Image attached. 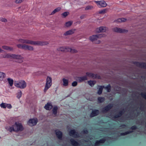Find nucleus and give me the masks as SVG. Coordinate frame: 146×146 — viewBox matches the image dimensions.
<instances>
[{
    "instance_id": "1",
    "label": "nucleus",
    "mask_w": 146,
    "mask_h": 146,
    "mask_svg": "<svg viewBox=\"0 0 146 146\" xmlns=\"http://www.w3.org/2000/svg\"><path fill=\"white\" fill-rule=\"evenodd\" d=\"M19 43L34 45L41 46L45 44L44 42L40 41H35L27 39L19 38L17 40Z\"/></svg>"
},
{
    "instance_id": "2",
    "label": "nucleus",
    "mask_w": 146,
    "mask_h": 146,
    "mask_svg": "<svg viewBox=\"0 0 146 146\" xmlns=\"http://www.w3.org/2000/svg\"><path fill=\"white\" fill-rule=\"evenodd\" d=\"M14 85L16 87L24 89L27 86V83L23 80H21L14 82Z\"/></svg>"
},
{
    "instance_id": "3",
    "label": "nucleus",
    "mask_w": 146,
    "mask_h": 146,
    "mask_svg": "<svg viewBox=\"0 0 146 146\" xmlns=\"http://www.w3.org/2000/svg\"><path fill=\"white\" fill-rule=\"evenodd\" d=\"M52 79L51 77L47 76L46 79V83L44 89V92L46 91L51 87L52 84Z\"/></svg>"
},
{
    "instance_id": "4",
    "label": "nucleus",
    "mask_w": 146,
    "mask_h": 146,
    "mask_svg": "<svg viewBox=\"0 0 146 146\" xmlns=\"http://www.w3.org/2000/svg\"><path fill=\"white\" fill-rule=\"evenodd\" d=\"M106 35L104 34H101L99 35H94L90 36L89 39L92 42H94L95 40H97L98 38H100L102 37H104Z\"/></svg>"
},
{
    "instance_id": "5",
    "label": "nucleus",
    "mask_w": 146,
    "mask_h": 146,
    "mask_svg": "<svg viewBox=\"0 0 146 146\" xmlns=\"http://www.w3.org/2000/svg\"><path fill=\"white\" fill-rule=\"evenodd\" d=\"M13 126L14 128V131H22L23 129L22 124L19 122H16Z\"/></svg>"
},
{
    "instance_id": "6",
    "label": "nucleus",
    "mask_w": 146,
    "mask_h": 146,
    "mask_svg": "<svg viewBox=\"0 0 146 146\" xmlns=\"http://www.w3.org/2000/svg\"><path fill=\"white\" fill-rule=\"evenodd\" d=\"M95 2L100 7H105L107 5L106 2L103 0L99 1H95Z\"/></svg>"
},
{
    "instance_id": "7",
    "label": "nucleus",
    "mask_w": 146,
    "mask_h": 146,
    "mask_svg": "<svg viewBox=\"0 0 146 146\" xmlns=\"http://www.w3.org/2000/svg\"><path fill=\"white\" fill-rule=\"evenodd\" d=\"M37 119L36 118L30 119L28 122V124L30 126L36 125L37 122Z\"/></svg>"
},
{
    "instance_id": "8",
    "label": "nucleus",
    "mask_w": 146,
    "mask_h": 146,
    "mask_svg": "<svg viewBox=\"0 0 146 146\" xmlns=\"http://www.w3.org/2000/svg\"><path fill=\"white\" fill-rule=\"evenodd\" d=\"M13 58L19 60L18 61L19 62L21 63L23 62V57L21 55L13 54Z\"/></svg>"
},
{
    "instance_id": "9",
    "label": "nucleus",
    "mask_w": 146,
    "mask_h": 146,
    "mask_svg": "<svg viewBox=\"0 0 146 146\" xmlns=\"http://www.w3.org/2000/svg\"><path fill=\"white\" fill-rule=\"evenodd\" d=\"M13 58L19 60L18 61L19 62L21 63L23 62V57L21 55L13 54Z\"/></svg>"
},
{
    "instance_id": "10",
    "label": "nucleus",
    "mask_w": 146,
    "mask_h": 146,
    "mask_svg": "<svg viewBox=\"0 0 146 146\" xmlns=\"http://www.w3.org/2000/svg\"><path fill=\"white\" fill-rule=\"evenodd\" d=\"M107 30V28L104 27H100L96 29V31L98 33L105 32Z\"/></svg>"
},
{
    "instance_id": "11",
    "label": "nucleus",
    "mask_w": 146,
    "mask_h": 146,
    "mask_svg": "<svg viewBox=\"0 0 146 146\" xmlns=\"http://www.w3.org/2000/svg\"><path fill=\"white\" fill-rule=\"evenodd\" d=\"M76 31V29H73L70 30L65 32L64 33V35L65 36H68L74 34Z\"/></svg>"
},
{
    "instance_id": "12",
    "label": "nucleus",
    "mask_w": 146,
    "mask_h": 146,
    "mask_svg": "<svg viewBox=\"0 0 146 146\" xmlns=\"http://www.w3.org/2000/svg\"><path fill=\"white\" fill-rule=\"evenodd\" d=\"M70 136L75 137H79L78 134L75 132L74 130H71L69 133Z\"/></svg>"
},
{
    "instance_id": "13",
    "label": "nucleus",
    "mask_w": 146,
    "mask_h": 146,
    "mask_svg": "<svg viewBox=\"0 0 146 146\" xmlns=\"http://www.w3.org/2000/svg\"><path fill=\"white\" fill-rule=\"evenodd\" d=\"M62 85L64 86H67L68 85L69 81L68 79L63 78L62 80Z\"/></svg>"
},
{
    "instance_id": "14",
    "label": "nucleus",
    "mask_w": 146,
    "mask_h": 146,
    "mask_svg": "<svg viewBox=\"0 0 146 146\" xmlns=\"http://www.w3.org/2000/svg\"><path fill=\"white\" fill-rule=\"evenodd\" d=\"M25 50L29 51H33L34 50V48L31 46L25 44Z\"/></svg>"
},
{
    "instance_id": "15",
    "label": "nucleus",
    "mask_w": 146,
    "mask_h": 146,
    "mask_svg": "<svg viewBox=\"0 0 146 146\" xmlns=\"http://www.w3.org/2000/svg\"><path fill=\"white\" fill-rule=\"evenodd\" d=\"M52 108V106L50 103H47L45 106L44 108L47 110H50Z\"/></svg>"
},
{
    "instance_id": "16",
    "label": "nucleus",
    "mask_w": 146,
    "mask_h": 146,
    "mask_svg": "<svg viewBox=\"0 0 146 146\" xmlns=\"http://www.w3.org/2000/svg\"><path fill=\"white\" fill-rule=\"evenodd\" d=\"M56 133L58 138L60 140L61 139L62 135V132L58 130H56Z\"/></svg>"
},
{
    "instance_id": "17",
    "label": "nucleus",
    "mask_w": 146,
    "mask_h": 146,
    "mask_svg": "<svg viewBox=\"0 0 146 146\" xmlns=\"http://www.w3.org/2000/svg\"><path fill=\"white\" fill-rule=\"evenodd\" d=\"M6 129L8 131L12 132L13 131H14V128L13 125L12 126H8L6 127Z\"/></svg>"
},
{
    "instance_id": "18",
    "label": "nucleus",
    "mask_w": 146,
    "mask_h": 146,
    "mask_svg": "<svg viewBox=\"0 0 146 146\" xmlns=\"http://www.w3.org/2000/svg\"><path fill=\"white\" fill-rule=\"evenodd\" d=\"M113 106V105L112 104H109L108 106H106L105 108H104L103 110V111L104 112H106L108 111V110H109Z\"/></svg>"
},
{
    "instance_id": "19",
    "label": "nucleus",
    "mask_w": 146,
    "mask_h": 146,
    "mask_svg": "<svg viewBox=\"0 0 146 146\" xmlns=\"http://www.w3.org/2000/svg\"><path fill=\"white\" fill-rule=\"evenodd\" d=\"M68 47H62L58 48V50L61 51L68 52Z\"/></svg>"
},
{
    "instance_id": "20",
    "label": "nucleus",
    "mask_w": 146,
    "mask_h": 146,
    "mask_svg": "<svg viewBox=\"0 0 146 146\" xmlns=\"http://www.w3.org/2000/svg\"><path fill=\"white\" fill-rule=\"evenodd\" d=\"M99 113V111L98 110L93 111L90 115V116L92 117H94L98 115Z\"/></svg>"
},
{
    "instance_id": "21",
    "label": "nucleus",
    "mask_w": 146,
    "mask_h": 146,
    "mask_svg": "<svg viewBox=\"0 0 146 146\" xmlns=\"http://www.w3.org/2000/svg\"><path fill=\"white\" fill-rule=\"evenodd\" d=\"M2 47L3 49L9 51H13V50L12 47L6 46H2Z\"/></svg>"
},
{
    "instance_id": "22",
    "label": "nucleus",
    "mask_w": 146,
    "mask_h": 146,
    "mask_svg": "<svg viewBox=\"0 0 146 146\" xmlns=\"http://www.w3.org/2000/svg\"><path fill=\"white\" fill-rule=\"evenodd\" d=\"M72 144L74 146H78L79 143L75 141L74 139H72L70 140Z\"/></svg>"
},
{
    "instance_id": "23",
    "label": "nucleus",
    "mask_w": 146,
    "mask_h": 146,
    "mask_svg": "<svg viewBox=\"0 0 146 146\" xmlns=\"http://www.w3.org/2000/svg\"><path fill=\"white\" fill-rule=\"evenodd\" d=\"M105 141V140L104 139H101L99 141H97L95 143V145H99L100 144L103 143Z\"/></svg>"
},
{
    "instance_id": "24",
    "label": "nucleus",
    "mask_w": 146,
    "mask_h": 146,
    "mask_svg": "<svg viewBox=\"0 0 146 146\" xmlns=\"http://www.w3.org/2000/svg\"><path fill=\"white\" fill-rule=\"evenodd\" d=\"M86 74L87 76L90 78H93L95 77V75L91 72H87L86 73Z\"/></svg>"
},
{
    "instance_id": "25",
    "label": "nucleus",
    "mask_w": 146,
    "mask_h": 146,
    "mask_svg": "<svg viewBox=\"0 0 146 146\" xmlns=\"http://www.w3.org/2000/svg\"><path fill=\"white\" fill-rule=\"evenodd\" d=\"M113 30L114 31L117 32L122 33L124 31V30L117 27L115 28Z\"/></svg>"
},
{
    "instance_id": "26",
    "label": "nucleus",
    "mask_w": 146,
    "mask_h": 146,
    "mask_svg": "<svg viewBox=\"0 0 146 146\" xmlns=\"http://www.w3.org/2000/svg\"><path fill=\"white\" fill-rule=\"evenodd\" d=\"M5 74L2 72H0V80H2L5 77Z\"/></svg>"
},
{
    "instance_id": "27",
    "label": "nucleus",
    "mask_w": 146,
    "mask_h": 146,
    "mask_svg": "<svg viewBox=\"0 0 146 146\" xmlns=\"http://www.w3.org/2000/svg\"><path fill=\"white\" fill-rule=\"evenodd\" d=\"M87 79V77L86 76H83L79 77L78 80L79 81L81 82L86 80Z\"/></svg>"
},
{
    "instance_id": "28",
    "label": "nucleus",
    "mask_w": 146,
    "mask_h": 146,
    "mask_svg": "<svg viewBox=\"0 0 146 146\" xmlns=\"http://www.w3.org/2000/svg\"><path fill=\"white\" fill-rule=\"evenodd\" d=\"M25 44H19L17 45V46L19 48L25 49Z\"/></svg>"
},
{
    "instance_id": "29",
    "label": "nucleus",
    "mask_w": 146,
    "mask_h": 146,
    "mask_svg": "<svg viewBox=\"0 0 146 146\" xmlns=\"http://www.w3.org/2000/svg\"><path fill=\"white\" fill-rule=\"evenodd\" d=\"M68 52H70L72 53H76L77 52V50L75 49L71 48L69 47H68Z\"/></svg>"
},
{
    "instance_id": "30",
    "label": "nucleus",
    "mask_w": 146,
    "mask_h": 146,
    "mask_svg": "<svg viewBox=\"0 0 146 146\" xmlns=\"http://www.w3.org/2000/svg\"><path fill=\"white\" fill-rule=\"evenodd\" d=\"M88 84L91 86H93L96 83L95 81L90 80L88 82Z\"/></svg>"
},
{
    "instance_id": "31",
    "label": "nucleus",
    "mask_w": 146,
    "mask_h": 146,
    "mask_svg": "<svg viewBox=\"0 0 146 146\" xmlns=\"http://www.w3.org/2000/svg\"><path fill=\"white\" fill-rule=\"evenodd\" d=\"M72 21H69L66 22L65 24V26L67 27H70L72 23Z\"/></svg>"
},
{
    "instance_id": "32",
    "label": "nucleus",
    "mask_w": 146,
    "mask_h": 146,
    "mask_svg": "<svg viewBox=\"0 0 146 146\" xmlns=\"http://www.w3.org/2000/svg\"><path fill=\"white\" fill-rule=\"evenodd\" d=\"M7 80L10 86H12L13 83V80L10 78H8Z\"/></svg>"
},
{
    "instance_id": "33",
    "label": "nucleus",
    "mask_w": 146,
    "mask_h": 146,
    "mask_svg": "<svg viewBox=\"0 0 146 146\" xmlns=\"http://www.w3.org/2000/svg\"><path fill=\"white\" fill-rule=\"evenodd\" d=\"M61 9V8L60 7H58L55 9L51 13V15L54 14L55 13L59 11H60Z\"/></svg>"
},
{
    "instance_id": "34",
    "label": "nucleus",
    "mask_w": 146,
    "mask_h": 146,
    "mask_svg": "<svg viewBox=\"0 0 146 146\" xmlns=\"http://www.w3.org/2000/svg\"><path fill=\"white\" fill-rule=\"evenodd\" d=\"M104 88V86H100L99 87V88L98 91V94L100 95L102 93V90Z\"/></svg>"
},
{
    "instance_id": "35",
    "label": "nucleus",
    "mask_w": 146,
    "mask_h": 146,
    "mask_svg": "<svg viewBox=\"0 0 146 146\" xmlns=\"http://www.w3.org/2000/svg\"><path fill=\"white\" fill-rule=\"evenodd\" d=\"M58 108L57 106H54L52 109L53 113L54 115H56L57 112Z\"/></svg>"
},
{
    "instance_id": "36",
    "label": "nucleus",
    "mask_w": 146,
    "mask_h": 146,
    "mask_svg": "<svg viewBox=\"0 0 146 146\" xmlns=\"http://www.w3.org/2000/svg\"><path fill=\"white\" fill-rule=\"evenodd\" d=\"M126 19L122 18L117 19L116 21L118 22H125L126 21Z\"/></svg>"
},
{
    "instance_id": "37",
    "label": "nucleus",
    "mask_w": 146,
    "mask_h": 146,
    "mask_svg": "<svg viewBox=\"0 0 146 146\" xmlns=\"http://www.w3.org/2000/svg\"><path fill=\"white\" fill-rule=\"evenodd\" d=\"M22 96V92L21 91H19L17 94V98L19 99L21 96Z\"/></svg>"
},
{
    "instance_id": "38",
    "label": "nucleus",
    "mask_w": 146,
    "mask_h": 146,
    "mask_svg": "<svg viewBox=\"0 0 146 146\" xmlns=\"http://www.w3.org/2000/svg\"><path fill=\"white\" fill-rule=\"evenodd\" d=\"M105 100V99L104 98L102 97H99L98 98V102L101 103L103 101H104Z\"/></svg>"
},
{
    "instance_id": "39",
    "label": "nucleus",
    "mask_w": 146,
    "mask_h": 146,
    "mask_svg": "<svg viewBox=\"0 0 146 146\" xmlns=\"http://www.w3.org/2000/svg\"><path fill=\"white\" fill-rule=\"evenodd\" d=\"M110 85H108L107 86L104 87L105 89L108 92H110Z\"/></svg>"
},
{
    "instance_id": "40",
    "label": "nucleus",
    "mask_w": 146,
    "mask_h": 146,
    "mask_svg": "<svg viewBox=\"0 0 146 146\" xmlns=\"http://www.w3.org/2000/svg\"><path fill=\"white\" fill-rule=\"evenodd\" d=\"M7 58H13V54H7Z\"/></svg>"
},
{
    "instance_id": "41",
    "label": "nucleus",
    "mask_w": 146,
    "mask_h": 146,
    "mask_svg": "<svg viewBox=\"0 0 146 146\" xmlns=\"http://www.w3.org/2000/svg\"><path fill=\"white\" fill-rule=\"evenodd\" d=\"M6 104L5 103H2L0 105L1 107L2 108H6Z\"/></svg>"
},
{
    "instance_id": "42",
    "label": "nucleus",
    "mask_w": 146,
    "mask_h": 146,
    "mask_svg": "<svg viewBox=\"0 0 146 146\" xmlns=\"http://www.w3.org/2000/svg\"><path fill=\"white\" fill-rule=\"evenodd\" d=\"M93 8V7L90 6H88L86 7L85 8V9L86 10H88L91 9H92Z\"/></svg>"
},
{
    "instance_id": "43",
    "label": "nucleus",
    "mask_w": 146,
    "mask_h": 146,
    "mask_svg": "<svg viewBox=\"0 0 146 146\" xmlns=\"http://www.w3.org/2000/svg\"><path fill=\"white\" fill-rule=\"evenodd\" d=\"M68 12H65L62 14V15L64 17H65L68 15Z\"/></svg>"
},
{
    "instance_id": "44",
    "label": "nucleus",
    "mask_w": 146,
    "mask_h": 146,
    "mask_svg": "<svg viewBox=\"0 0 146 146\" xmlns=\"http://www.w3.org/2000/svg\"><path fill=\"white\" fill-rule=\"evenodd\" d=\"M77 84V82L76 81H74L72 83V86H75Z\"/></svg>"
},
{
    "instance_id": "45",
    "label": "nucleus",
    "mask_w": 146,
    "mask_h": 146,
    "mask_svg": "<svg viewBox=\"0 0 146 146\" xmlns=\"http://www.w3.org/2000/svg\"><path fill=\"white\" fill-rule=\"evenodd\" d=\"M106 9H104L99 11L100 13H104L106 12Z\"/></svg>"
},
{
    "instance_id": "46",
    "label": "nucleus",
    "mask_w": 146,
    "mask_h": 146,
    "mask_svg": "<svg viewBox=\"0 0 146 146\" xmlns=\"http://www.w3.org/2000/svg\"><path fill=\"white\" fill-rule=\"evenodd\" d=\"M6 108H8L10 109L12 108V106L11 104H6Z\"/></svg>"
},
{
    "instance_id": "47",
    "label": "nucleus",
    "mask_w": 146,
    "mask_h": 146,
    "mask_svg": "<svg viewBox=\"0 0 146 146\" xmlns=\"http://www.w3.org/2000/svg\"><path fill=\"white\" fill-rule=\"evenodd\" d=\"M0 20L2 21V22H6V21H7V20L6 19L4 18H1V19H0Z\"/></svg>"
},
{
    "instance_id": "48",
    "label": "nucleus",
    "mask_w": 146,
    "mask_h": 146,
    "mask_svg": "<svg viewBox=\"0 0 146 146\" xmlns=\"http://www.w3.org/2000/svg\"><path fill=\"white\" fill-rule=\"evenodd\" d=\"M23 1V0H16L15 3H21Z\"/></svg>"
},
{
    "instance_id": "49",
    "label": "nucleus",
    "mask_w": 146,
    "mask_h": 146,
    "mask_svg": "<svg viewBox=\"0 0 146 146\" xmlns=\"http://www.w3.org/2000/svg\"><path fill=\"white\" fill-rule=\"evenodd\" d=\"M142 96L145 99H146V94H141Z\"/></svg>"
},
{
    "instance_id": "50",
    "label": "nucleus",
    "mask_w": 146,
    "mask_h": 146,
    "mask_svg": "<svg viewBox=\"0 0 146 146\" xmlns=\"http://www.w3.org/2000/svg\"><path fill=\"white\" fill-rule=\"evenodd\" d=\"M129 133V132H126L125 133H121V134L122 135H125L127 134H128Z\"/></svg>"
},
{
    "instance_id": "51",
    "label": "nucleus",
    "mask_w": 146,
    "mask_h": 146,
    "mask_svg": "<svg viewBox=\"0 0 146 146\" xmlns=\"http://www.w3.org/2000/svg\"><path fill=\"white\" fill-rule=\"evenodd\" d=\"M85 15H82L80 17V18L81 19H83L85 18Z\"/></svg>"
},
{
    "instance_id": "52",
    "label": "nucleus",
    "mask_w": 146,
    "mask_h": 146,
    "mask_svg": "<svg viewBox=\"0 0 146 146\" xmlns=\"http://www.w3.org/2000/svg\"><path fill=\"white\" fill-rule=\"evenodd\" d=\"M121 115V113H120L118 115H116L115 116V118H117V117H118L120 116Z\"/></svg>"
},
{
    "instance_id": "53",
    "label": "nucleus",
    "mask_w": 146,
    "mask_h": 146,
    "mask_svg": "<svg viewBox=\"0 0 146 146\" xmlns=\"http://www.w3.org/2000/svg\"><path fill=\"white\" fill-rule=\"evenodd\" d=\"M131 128L132 129H135L136 128V127L135 126H133Z\"/></svg>"
},
{
    "instance_id": "54",
    "label": "nucleus",
    "mask_w": 146,
    "mask_h": 146,
    "mask_svg": "<svg viewBox=\"0 0 146 146\" xmlns=\"http://www.w3.org/2000/svg\"><path fill=\"white\" fill-rule=\"evenodd\" d=\"M100 41L99 40H97L96 42H95L96 44H99L100 43Z\"/></svg>"
},
{
    "instance_id": "55",
    "label": "nucleus",
    "mask_w": 146,
    "mask_h": 146,
    "mask_svg": "<svg viewBox=\"0 0 146 146\" xmlns=\"http://www.w3.org/2000/svg\"><path fill=\"white\" fill-rule=\"evenodd\" d=\"M88 132V131L86 130H84V133H87Z\"/></svg>"
},
{
    "instance_id": "56",
    "label": "nucleus",
    "mask_w": 146,
    "mask_h": 146,
    "mask_svg": "<svg viewBox=\"0 0 146 146\" xmlns=\"http://www.w3.org/2000/svg\"><path fill=\"white\" fill-rule=\"evenodd\" d=\"M7 53L5 54L4 56H3V57L4 58H7Z\"/></svg>"
},
{
    "instance_id": "57",
    "label": "nucleus",
    "mask_w": 146,
    "mask_h": 146,
    "mask_svg": "<svg viewBox=\"0 0 146 146\" xmlns=\"http://www.w3.org/2000/svg\"><path fill=\"white\" fill-rule=\"evenodd\" d=\"M3 50H2L1 48H0V52H3Z\"/></svg>"
},
{
    "instance_id": "58",
    "label": "nucleus",
    "mask_w": 146,
    "mask_h": 146,
    "mask_svg": "<svg viewBox=\"0 0 146 146\" xmlns=\"http://www.w3.org/2000/svg\"><path fill=\"white\" fill-rule=\"evenodd\" d=\"M85 141H86V142H88V141H86V140H85Z\"/></svg>"
},
{
    "instance_id": "59",
    "label": "nucleus",
    "mask_w": 146,
    "mask_h": 146,
    "mask_svg": "<svg viewBox=\"0 0 146 146\" xmlns=\"http://www.w3.org/2000/svg\"><path fill=\"white\" fill-rule=\"evenodd\" d=\"M90 140H91V138H90Z\"/></svg>"
},
{
    "instance_id": "60",
    "label": "nucleus",
    "mask_w": 146,
    "mask_h": 146,
    "mask_svg": "<svg viewBox=\"0 0 146 146\" xmlns=\"http://www.w3.org/2000/svg\"><path fill=\"white\" fill-rule=\"evenodd\" d=\"M80 143L81 144H82V143H81V142H80Z\"/></svg>"
}]
</instances>
